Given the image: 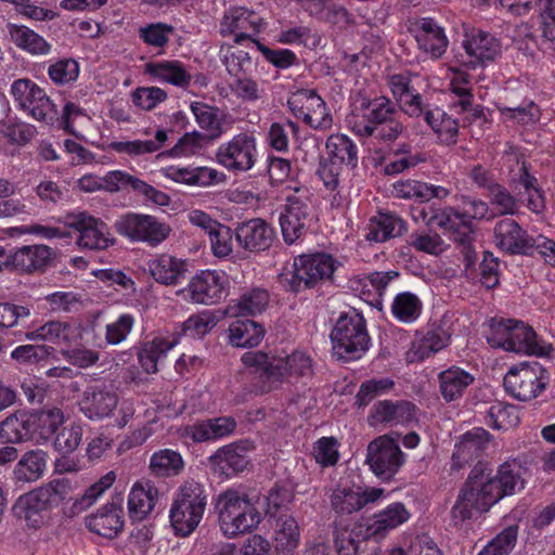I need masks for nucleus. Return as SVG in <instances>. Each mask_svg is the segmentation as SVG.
<instances>
[{
  "label": "nucleus",
  "instance_id": "1",
  "mask_svg": "<svg viewBox=\"0 0 555 555\" xmlns=\"http://www.w3.org/2000/svg\"><path fill=\"white\" fill-rule=\"evenodd\" d=\"M216 509L220 529L228 538L249 533L262 521L258 500L235 489H228L218 496Z\"/></svg>",
  "mask_w": 555,
  "mask_h": 555
},
{
  "label": "nucleus",
  "instance_id": "2",
  "mask_svg": "<svg viewBox=\"0 0 555 555\" xmlns=\"http://www.w3.org/2000/svg\"><path fill=\"white\" fill-rule=\"evenodd\" d=\"M500 493L496 479L481 467H474L452 508L453 518L463 521L488 512L500 501Z\"/></svg>",
  "mask_w": 555,
  "mask_h": 555
},
{
  "label": "nucleus",
  "instance_id": "3",
  "mask_svg": "<svg viewBox=\"0 0 555 555\" xmlns=\"http://www.w3.org/2000/svg\"><path fill=\"white\" fill-rule=\"evenodd\" d=\"M338 262L324 253L300 255L294 258L291 269L284 268L279 274L280 284L291 292H299L330 280Z\"/></svg>",
  "mask_w": 555,
  "mask_h": 555
},
{
  "label": "nucleus",
  "instance_id": "4",
  "mask_svg": "<svg viewBox=\"0 0 555 555\" xmlns=\"http://www.w3.org/2000/svg\"><path fill=\"white\" fill-rule=\"evenodd\" d=\"M487 341L492 348L508 352L534 356L546 353V347L538 343L533 328L514 319H492L489 322Z\"/></svg>",
  "mask_w": 555,
  "mask_h": 555
},
{
  "label": "nucleus",
  "instance_id": "5",
  "mask_svg": "<svg viewBox=\"0 0 555 555\" xmlns=\"http://www.w3.org/2000/svg\"><path fill=\"white\" fill-rule=\"evenodd\" d=\"M333 354L344 361L360 359L369 349L370 337L362 314L352 309L341 313L331 333Z\"/></svg>",
  "mask_w": 555,
  "mask_h": 555
},
{
  "label": "nucleus",
  "instance_id": "6",
  "mask_svg": "<svg viewBox=\"0 0 555 555\" xmlns=\"http://www.w3.org/2000/svg\"><path fill=\"white\" fill-rule=\"evenodd\" d=\"M204 487L197 481H185L170 508V522L175 533L188 537L198 526L205 511Z\"/></svg>",
  "mask_w": 555,
  "mask_h": 555
},
{
  "label": "nucleus",
  "instance_id": "7",
  "mask_svg": "<svg viewBox=\"0 0 555 555\" xmlns=\"http://www.w3.org/2000/svg\"><path fill=\"white\" fill-rule=\"evenodd\" d=\"M295 194L286 197V205L279 221L286 244H294L304 237L315 221V214L309 198V191L302 185L288 186Z\"/></svg>",
  "mask_w": 555,
  "mask_h": 555
},
{
  "label": "nucleus",
  "instance_id": "8",
  "mask_svg": "<svg viewBox=\"0 0 555 555\" xmlns=\"http://www.w3.org/2000/svg\"><path fill=\"white\" fill-rule=\"evenodd\" d=\"M64 222L78 234L76 244L80 249L104 250L115 243L107 224L87 211L68 214Z\"/></svg>",
  "mask_w": 555,
  "mask_h": 555
},
{
  "label": "nucleus",
  "instance_id": "9",
  "mask_svg": "<svg viewBox=\"0 0 555 555\" xmlns=\"http://www.w3.org/2000/svg\"><path fill=\"white\" fill-rule=\"evenodd\" d=\"M11 94L16 105L33 118L47 125L57 120V111L46 91L29 79H18L11 86Z\"/></svg>",
  "mask_w": 555,
  "mask_h": 555
},
{
  "label": "nucleus",
  "instance_id": "10",
  "mask_svg": "<svg viewBox=\"0 0 555 555\" xmlns=\"http://www.w3.org/2000/svg\"><path fill=\"white\" fill-rule=\"evenodd\" d=\"M120 235L131 242H143L151 247L160 245L171 232L166 222L151 215L128 212L116 222Z\"/></svg>",
  "mask_w": 555,
  "mask_h": 555
},
{
  "label": "nucleus",
  "instance_id": "11",
  "mask_svg": "<svg viewBox=\"0 0 555 555\" xmlns=\"http://www.w3.org/2000/svg\"><path fill=\"white\" fill-rule=\"evenodd\" d=\"M365 461L376 477L388 481L400 470L405 459L398 441L383 435L369 443Z\"/></svg>",
  "mask_w": 555,
  "mask_h": 555
},
{
  "label": "nucleus",
  "instance_id": "12",
  "mask_svg": "<svg viewBox=\"0 0 555 555\" xmlns=\"http://www.w3.org/2000/svg\"><path fill=\"white\" fill-rule=\"evenodd\" d=\"M547 377L538 363H521L512 367L504 377L505 390L519 401L537 398L544 389Z\"/></svg>",
  "mask_w": 555,
  "mask_h": 555
},
{
  "label": "nucleus",
  "instance_id": "13",
  "mask_svg": "<svg viewBox=\"0 0 555 555\" xmlns=\"http://www.w3.org/2000/svg\"><path fill=\"white\" fill-rule=\"evenodd\" d=\"M216 162L231 171H247L255 166L257 143L253 134L242 132L219 145L215 153Z\"/></svg>",
  "mask_w": 555,
  "mask_h": 555
},
{
  "label": "nucleus",
  "instance_id": "14",
  "mask_svg": "<svg viewBox=\"0 0 555 555\" xmlns=\"http://www.w3.org/2000/svg\"><path fill=\"white\" fill-rule=\"evenodd\" d=\"M266 26V21L259 14L244 7H236L224 13L220 23V34L223 37L233 36L235 44H243L245 41L256 44L258 40L255 37Z\"/></svg>",
  "mask_w": 555,
  "mask_h": 555
},
{
  "label": "nucleus",
  "instance_id": "15",
  "mask_svg": "<svg viewBox=\"0 0 555 555\" xmlns=\"http://www.w3.org/2000/svg\"><path fill=\"white\" fill-rule=\"evenodd\" d=\"M287 104L297 118L315 130H327L333 125V117L324 100L314 90H297L289 96Z\"/></svg>",
  "mask_w": 555,
  "mask_h": 555
},
{
  "label": "nucleus",
  "instance_id": "16",
  "mask_svg": "<svg viewBox=\"0 0 555 555\" xmlns=\"http://www.w3.org/2000/svg\"><path fill=\"white\" fill-rule=\"evenodd\" d=\"M415 220H422L428 227H438L449 234L455 242L466 245L473 236V223L466 214L457 211L451 206L435 209L431 214L421 209L413 215Z\"/></svg>",
  "mask_w": 555,
  "mask_h": 555
},
{
  "label": "nucleus",
  "instance_id": "17",
  "mask_svg": "<svg viewBox=\"0 0 555 555\" xmlns=\"http://www.w3.org/2000/svg\"><path fill=\"white\" fill-rule=\"evenodd\" d=\"M386 496V491L383 488L362 489L350 482H339L331 490L330 503L337 514L350 515Z\"/></svg>",
  "mask_w": 555,
  "mask_h": 555
},
{
  "label": "nucleus",
  "instance_id": "18",
  "mask_svg": "<svg viewBox=\"0 0 555 555\" xmlns=\"http://www.w3.org/2000/svg\"><path fill=\"white\" fill-rule=\"evenodd\" d=\"M493 232L495 246L509 255H528L534 246L533 237L514 219L499 220Z\"/></svg>",
  "mask_w": 555,
  "mask_h": 555
},
{
  "label": "nucleus",
  "instance_id": "19",
  "mask_svg": "<svg viewBox=\"0 0 555 555\" xmlns=\"http://www.w3.org/2000/svg\"><path fill=\"white\" fill-rule=\"evenodd\" d=\"M463 48L467 56L463 64L469 68L486 66L501 52L500 41L493 35L480 29L465 36Z\"/></svg>",
  "mask_w": 555,
  "mask_h": 555
},
{
  "label": "nucleus",
  "instance_id": "20",
  "mask_svg": "<svg viewBox=\"0 0 555 555\" xmlns=\"http://www.w3.org/2000/svg\"><path fill=\"white\" fill-rule=\"evenodd\" d=\"M82 338V328L77 322L53 320L34 331L24 333L26 340H42L69 348Z\"/></svg>",
  "mask_w": 555,
  "mask_h": 555
},
{
  "label": "nucleus",
  "instance_id": "21",
  "mask_svg": "<svg viewBox=\"0 0 555 555\" xmlns=\"http://www.w3.org/2000/svg\"><path fill=\"white\" fill-rule=\"evenodd\" d=\"M118 395L107 387H88L79 401L82 414L91 421L109 417L118 405Z\"/></svg>",
  "mask_w": 555,
  "mask_h": 555
},
{
  "label": "nucleus",
  "instance_id": "22",
  "mask_svg": "<svg viewBox=\"0 0 555 555\" xmlns=\"http://www.w3.org/2000/svg\"><path fill=\"white\" fill-rule=\"evenodd\" d=\"M147 270L158 284L175 286L184 280L189 263L185 259L162 253L149 260Z\"/></svg>",
  "mask_w": 555,
  "mask_h": 555
},
{
  "label": "nucleus",
  "instance_id": "23",
  "mask_svg": "<svg viewBox=\"0 0 555 555\" xmlns=\"http://www.w3.org/2000/svg\"><path fill=\"white\" fill-rule=\"evenodd\" d=\"M416 79H418V76L409 72L393 74L388 78V86L392 95L410 116H420L424 109L422 96L414 86Z\"/></svg>",
  "mask_w": 555,
  "mask_h": 555
},
{
  "label": "nucleus",
  "instance_id": "24",
  "mask_svg": "<svg viewBox=\"0 0 555 555\" xmlns=\"http://www.w3.org/2000/svg\"><path fill=\"white\" fill-rule=\"evenodd\" d=\"M490 442L489 433L476 427L461 436L454 446L452 468L460 469L481 456Z\"/></svg>",
  "mask_w": 555,
  "mask_h": 555
},
{
  "label": "nucleus",
  "instance_id": "25",
  "mask_svg": "<svg viewBox=\"0 0 555 555\" xmlns=\"http://www.w3.org/2000/svg\"><path fill=\"white\" fill-rule=\"evenodd\" d=\"M416 420V406L409 401H378L372 408L369 422L378 424L409 425Z\"/></svg>",
  "mask_w": 555,
  "mask_h": 555
},
{
  "label": "nucleus",
  "instance_id": "26",
  "mask_svg": "<svg viewBox=\"0 0 555 555\" xmlns=\"http://www.w3.org/2000/svg\"><path fill=\"white\" fill-rule=\"evenodd\" d=\"M410 517L411 514L403 503H390L369 520L365 527V538H383L389 531L405 524Z\"/></svg>",
  "mask_w": 555,
  "mask_h": 555
},
{
  "label": "nucleus",
  "instance_id": "27",
  "mask_svg": "<svg viewBox=\"0 0 555 555\" xmlns=\"http://www.w3.org/2000/svg\"><path fill=\"white\" fill-rule=\"evenodd\" d=\"M414 38L420 50L431 59H439L447 50L448 38L442 27L433 18L420 20L414 26Z\"/></svg>",
  "mask_w": 555,
  "mask_h": 555
},
{
  "label": "nucleus",
  "instance_id": "28",
  "mask_svg": "<svg viewBox=\"0 0 555 555\" xmlns=\"http://www.w3.org/2000/svg\"><path fill=\"white\" fill-rule=\"evenodd\" d=\"M274 230L262 219H251L236 229V240L246 250L261 251L268 249L274 240Z\"/></svg>",
  "mask_w": 555,
  "mask_h": 555
},
{
  "label": "nucleus",
  "instance_id": "29",
  "mask_svg": "<svg viewBox=\"0 0 555 555\" xmlns=\"http://www.w3.org/2000/svg\"><path fill=\"white\" fill-rule=\"evenodd\" d=\"M158 499V489L150 480H140L132 485L128 494V513L134 521L145 519L154 509Z\"/></svg>",
  "mask_w": 555,
  "mask_h": 555
},
{
  "label": "nucleus",
  "instance_id": "30",
  "mask_svg": "<svg viewBox=\"0 0 555 555\" xmlns=\"http://www.w3.org/2000/svg\"><path fill=\"white\" fill-rule=\"evenodd\" d=\"M313 373V361L304 351L295 350L285 357H273L270 375L282 380L288 377H305Z\"/></svg>",
  "mask_w": 555,
  "mask_h": 555
},
{
  "label": "nucleus",
  "instance_id": "31",
  "mask_svg": "<svg viewBox=\"0 0 555 555\" xmlns=\"http://www.w3.org/2000/svg\"><path fill=\"white\" fill-rule=\"evenodd\" d=\"M124 511L116 504H106L86 519L87 528L107 539L115 538L124 527Z\"/></svg>",
  "mask_w": 555,
  "mask_h": 555
},
{
  "label": "nucleus",
  "instance_id": "32",
  "mask_svg": "<svg viewBox=\"0 0 555 555\" xmlns=\"http://www.w3.org/2000/svg\"><path fill=\"white\" fill-rule=\"evenodd\" d=\"M179 343L180 334H172L169 337L157 336L143 343L138 350V361L142 370L147 374H155L158 371V361Z\"/></svg>",
  "mask_w": 555,
  "mask_h": 555
},
{
  "label": "nucleus",
  "instance_id": "33",
  "mask_svg": "<svg viewBox=\"0 0 555 555\" xmlns=\"http://www.w3.org/2000/svg\"><path fill=\"white\" fill-rule=\"evenodd\" d=\"M54 251L42 244L17 248L11 256L12 266L24 272L42 271L52 260Z\"/></svg>",
  "mask_w": 555,
  "mask_h": 555
},
{
  "label": "nucleus",
  "instance_id": "34",
  "mask_svg": "<svg viewBox=\"0 0 555 555\" xmlns=\"http://www.w3.org/2000/svg\"><path fill=\"white\" fill-rule=\"evenodd\" d=\"M422 114L424 115V120L441 144L453 145L457 142V119L453 118L438 106H424Z\"/></svg>",
  "mask_w": 555,
  "mask_h": 555
},
{
  "label": "nucleus",
  "instance_id": "35",
  "mask_svg": "<svg viewBox=\"0 0 555 555\" xmlns=\"http://www.w3.org/2000/svg\"><path fill=\"white\" fill-rule=\"evenodd\" d=\"M300 542V529L292 515H280L273 527L272 543L280 555H292Z\"/></svg>",
  "mask_w": 555,
  "mask_h": 555
},
{
  "label": "nucleus",
  "instance_id": "36",
  "mask_svg": "<svg viewBox=\"0 0 555 555\" xmlns=\"http://www.w3.org/2000/svg\"><path fill=\"white\" fill-rule=\"evenodd\" d=\"M528 469L519 461L511 460L502 463L495 476L496 488L500 493V500L505 495H513L521 491L526 486Z\"/></svg>",
  "mask_w": 555,
  "mask_h": 555
},
{
  "label": "nucleus",
  "instance_id": "37",
  "mask_svg": "<svg viewBox=\"0 0 555 555\" xmlns=\"http://www.w3.org/2000/svg\"><path fill=\"white\" fill-rule=\"evenodd\" d=\"M48 454L41 449L25 452L13 469L16 482L30 483L43 477L47 470Z\"/></svg>",
  "mask_w": 555,
  "mask_h": 555
},
{
  "label": "nucleus",
  "instance_id": "38",
  "mask_svg": "<svg viewBox=\"0 0 555 555\" xmlns=\"http://www.w3.org/2000/svg\"><path fill=\"white\" fill-rule=\"evenodd\" d=\"M396 272H372L357 275L349 280L350 288L367 302L383 296L389 282L396 276Z\"/></svg>",
  "mask_w": 555,
  "mask_h": 555
},
{
  "label": "nucleus",
  "instance_id": "39",
  "mask_svg": "<svg viewBox=\"0 0 555 555\" xmlns=\"http://www.w3.org/2000/svg\"><path fill=\"white\" fill-rule=\"evenodd\" d=\"M439 390L447 402L461 398L464 391L474 382V376L467 371L451 366L438 375Z\"/></svg>",
  "mask_w": 555,
  "mask_h": 555
},
{
  "label": "nucleus",
  "instance_id": "40",
  "mask_svg": "<svg viewBox=\"0 0 555 555\" xmlns=\"http://www.w3.org/2000/svg\"><path fill=\"white\" fill-rule=\"evenodd\" d=\"M229 344L237 348L258 346L266 334L263 326L253 320H235L229 326Z\"/></svg>",
  "mask_w": 555,
  "mask_h": 555
},
{
  "label": "nucleus",
  "instance_id": "41",
  "mask_svg": "<svg viewBox=\"0 0 555 555\" xmlns=\"http://www.w3.org/2000/svg\"><path fill=\"white\" fill-rule=\"evenodd\" d=\"M242 451V448L234 444L219 449L214 456H210V465L212 466L214 473L230 477L244 470L248 461Z\"/></svg>",
  "mask_w": 555,
  "mask_h": 555
},
{
  "label": "nucleus",
  "instance_id": "42",
  "mask_svg": "<svg viewBox=\"0 0 555 555\" xmlns=\"http://www.w3.org/2000/svg\"><path fill=\"white\" fill-rule=\"evenodd\" d=\"M63 423V412L56 408L30 413L31 440L37 443L49 440Z\"/></svg>",
  "mask_w": 555,
  "mask_h": 555
},
{
  "label": "nucleus",
  "instance_id": "43",
  "mask_svg": "<svg viewBox=\"0 0 555 555\" xmlns=\"http://www.w3.org/2000/svg\"><path fill=\"white\" fill-rule=\"evenodd\" d=\"M12 42L31 55H48L52 46L35 30L24 25H11L9 28Z\"/></svg>",
  "mask_w": 555,
  "mask_h": 555
},
{
  "label": "nucleus",
  "instance_id": "44",
  "mask_svg": "<svg viewBox=\"0 0 555 555\" xmlns=\"http://www.w3.org/2000/svg\"><path fill=\"white\" fill-rule=\"evenodd\" d=\"M31 491L48 511L72 500V485L65 478L52 479Z\"/></svg>",
  "mask_w": 555,
  "mask_h": 555
},
{
  "label": "nucleus",
  "instance_id": "45",
  "mask_svg": "<svg viewBox=\"0 0 555 555\" xmlns=\"http://www.w3.org/2000/svg\"><path fill=\"white\" fill-rule=\"evenodd\" d=\"M270 294L263 287H250L245 289L232 307L233 315L255 317L261 314L269 306Z\"/></svg>",
  "mask_w": 555,
  "mask_h": 555
},
{
  "label": "nucleus",
  "instance_id": "46",
  "mask_svg": "<svg viewBox=\"0 0 555 555\" xmlns=\"http://www.w3.org/2000/svg\"><path fill=\"white\" fill-rule=\"evenodd\" d=\"M0 439L8 443L31 440L30 413L17 412L2 421Z\"/></svg>",
  "mask_w": 555,
  "mask_h": 555
},
{
  "label": "nucleus",
  "instance_id": "47",
  "mask_svg": "<svg viewBox=\"0 0 555 555\" xmlns=\"http://www.w3.org/2000/svg\"><path fill=\"white\" fill-rule=\"evenodd\" d=\"M404 231L405 224L401 218L382 214L371 219L365 237L371 242H385L390 237L401 235Z\"/></svg>",
  "mask_w": 555,
  "mask_h": 555
},
{
  "label": "nucleus",
  "instance_id": "48",
  "mask_svg": "<svg viewBox=\"0 0 555 555\" xmlns=\"http://www.w3.org/2000/svg\"><path fill=\"white\" fill-rule=\"evenodd\" d=\"M146 70L155 79L177 87H186L191 81V75L178 61L150 63Z\"/></svg>",
  "mask_w": 555,
  "mask_h": 555
},
{
  "label": "nucleus",
  "instance_id": "49",
  "mask_svg": "<svg viewBox=\"0 0 555 555\" xmlns=\"http://www.w3.org/2000/svg\"><path fill=\"white\" fill-rule=\"evenodd\" d=\"M449 80L450 92L457 99L452 103V106L459 113L468 111L473 103L470 76L460 68L451 67L449 68Z\"/></svg>",
  "mask_w": 555,
  "mask_h": 555
},
{
  "label": "nucleus",
  "instance_id": "50",
  "mask_svg": "<svg viewBox=\"0 0 555 555\" xmlns=\"http://www.w3.org/2000/svg\"><path fill=\"white\" fill-rule=\"evenodd\" d=\"M423 304L418 296L411 292H402L395 296L391 304L392 317L404 324L415 322L422 314Z\"/></svg>",
  "mask_w": 555,
  "mask_h": 555
},
{
  "label": "nucleus",
  "instance_id": "51",
  "mask_svg": "<svg viewBox=\"0 0 555 555\" xmlns=\"http://www.w3.org/2000/svg\"><path fill=\"white\" fill-rule=\"evenodd\" d=\"M15 514L24 519L28 527L39 528L46 519L49 512L38 500L33 491L18 498L14 505Z\"/></svg>",
  "mask_w": 555,
  "mask_h": 555
},
{
  "label": "nucleus",
  "instance_id": "52",
  "mask_svg": "<svg viewBox=\"0 0 555 555\" xmlns=\"http://www.w3.org/2000/svg\"><path fill=\"white\" fill-rule=\"evenodd\" d=\"M184 468L181 454L171 449H163L152 454L150 469L158 477H172L179 475Z\"/></svg>",
  "mask_w": 555,
  "mask_h": 555
},
{
  "label": "nucleus",
  "instance_id": "53",
  "mask_svg": "<svg viewBox=\"0 0 555 555\" xmlns=\"http://www.w3.org/2000/svg\"><path fill=\"white\" fill-rule=\"evenodd\" d=\"M233 44H223L220 49V60L232 77L245 76L253 68L249 53Z\"/></svg>",
  "mask_w": 555,
  "mask_h": 555
},
{
  "label": "nucleus",
  "instance_id": "54",
  "mask_svg": "<svg viewBox=\"0 0 555 555\" xmlns=\"http://www.w3.org/2000/svg\"><path fill=\"white\" fill-rule=\"evenodd\" d=\"M326 150L331 160H335L340 166L346 164L356 167L358 162V151L356 144L346 134H332L326 141Z\"/></svg>",
  "mask_w": 555,
  "mask_h": 555
},
{
  "label": "nucleus",
  "instance_id": "55",
  "mask_svg": "<svg viewBox=\"0 0 555 555\" xmlns=\"http://www.w3.org/2000/svg\"><path fill=\"white\" fill-rule=\"evenodd\" d=\"M167 138L166 130L159 129L156 131L155 139L153 140L116 141L112 142L111 146L117 153L139 156L157 152L166 142Z\"/></svg>",
  "mask_w": 555,
  "mask_h": 555
},
{
  "label": "nucleus",
  "instance_id": "56",
  "mask_svg": "<svg viewBox=\"0 0 555 555\" xmlns=\"http://www.w3.org/2000/svg\"><path fill=\"white\" fill-rule=\"evenodd\" d=\"M135 325V318L131 313H121L105 325L103 341L96 343L98 347L117 346L126 341Z\"/></svg>",
  "mask_w": 555,
  "mask_h": 555
},
{
  "label": "nucleus",
  "instance_id": "57",
  "mask_svg": "<svg viewBox=\"0 0 555 555\" xmlns=\"http://www.w3.org/2000/svg\"><path fill=\"white\" fill-rule=\"evenodd\" d=\"M361 539H366L361 525L354 524L351 528L336 525L334 544L338 555H357Z\"/></svg>",
  "mask_w": 555,
  "mask_h": 555
},
{
  "label": "nucleus",
  "instance_id": "58",
  "mask_svg": "<svg viewBox=\"0 0 555 555\" xmlns=\"http://www.w3.org/2000/svg\"><path fill=\"white\" fill-rule=\"evenodd\" d=\"M485 423L498 430H507L519 423V414L515 405L496 402L485 416Z\"/></svg>",
  "mask_w": 555,
  "mask_h": 555
},
{
  "label": "nucleus",
  "instance_id": "59",
  "mask_svg": "<svg viewBox=\"0 0 555 555\" xmlns=\"http://www.w3.org/2000/svg\"><path fill=\"white\" fill-rule=\"evenodd\" d=\"M47 73L54 85L67 86L74 83L78 79L80 65L72 57L57 59L50 61Z\"/></svg>",
  "mask_w": 555,
  "mask_h": 555
},
{
  "label": "nucleus",
  "instance_id": "60",
  "mask_svg": "<svg viewBox=\"0 0 555 555\" xmlns=\"http://www.w3.org/2000/svg\"><path fill=\"white\" fill-rule=\"evenodd\" d=\"M173 33L172 25L162 22L145 24L138 29V36L144 44L160 50L168 44Z\"/></svg>",
  "mask_w": 555,
  "mask_h": 555
},
{
  "label": "nucleus",
  "instance_id": "61",
  "mask_svg": "<svg viewBox=\"0 0 555 555\" xmlns=\"http://www.w3.org/2000/svg\"><path fill=\"white\" fill-rule=\"evenodd\" d=\"M490 203L499 216H514L518 214L520 207V199L499 184L492 185L490 189Z\"/></svg>",
  "mask_w": 555,
  "mask_h": 555
},
{
  "label": "nucleus",
  "instance_id": "62",
  "mask_svg": "<svg viewBox=\"0 0 555 555\" xmlns=\"http://www.w3.org/2000/svg\"><path fill=\"white\" fill-rule=\"evenodd\" d=\"M210 248L216 257L229 256L233 249L232 230L217 221H210Z\"/></svg>",
  "mask_w": 555,
  "mask_h": 555
},
{
  "label": "nucleus",
  "instance_id": "63",
  "mask_svg": "<svg viewBox=\"0 0 555 555\" xmlns=\"http://www.w3.org/2000/svg\"><path fill=\"white\" fill-rule=\"evenodd\" d=\"M517 541V528L508 527L492 539L478 555H508Z\"/></svg>",
  "mask_w": 555,
  "mask_h": 555
},
{
  "label": "nucleus",
  "instance_id": "64",
  "mask_svg": "<svg viewBox=\"0 0 555 555\" xmlns=\"http://www.w3.org/2000/svg\"><path fill=\"white\" fill-rule=\"evenodd\" d=\"M517 541V528L508 527L492 539L478 555H508Z\"/></svg>",
  "mask_w": 555,
  "mask_h": 555
}]
</instances>
